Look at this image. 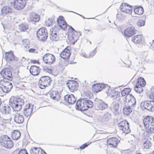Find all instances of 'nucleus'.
Instances as JSON below:
<instances>
[{
	"label": "nucleus",
	"instance_id": "f257e3e1",
	"mask_svg": "<svg viewBox=\"0 0 154 154\" xmlns=\"http://www.w3.org/2000/svg\"><path fill=\"white\" fill-rule=\"evenodd\" d=\"M24 98L20 96L14 98H11L9 100V105L14 111H19L21 109L22 106L24 104Z\"/></svg>",
	"mask_w": 154,
	"mask_h": 154
},
{
	"label": "nucleus",
	"instance_id": "f03ea898",
	"mask_svg": "<svg viewBox=\"0 0 154 154\" xmlns=\"http://www.w3.org/2000/svg\"><path fill=\"white\" fill-rule=\"evenodd\" d=\"M93 103L87 98L79 99L76 102L75 108L77 110L85 111L93 106Z\"/></svg>",
	"mask_w": 154,
	"mask_h": 154
},
{
	"label": "nucleus",
	"instance_id": "7ed1b4c3",
	"mask_svg": "<svg viewBox=\"0 0 154 154\" xmlns=\"http://www.w3.org/2000/svg\"><path fill=\"white\" fill-rule=\"evenodd\" d=\"M143 123L146 132L151 134L154 133V118L147 116L143 119Z\"/></svg>",
	"mask_w": 154,
	"mask_h": 154
},
{
	"label": "nucleus",
	"instance_id": "20e7f679",
	"mask_svg": "<svg viewBox=\"0 0 154 154\" xmlns=\"http://www.w3.org/2000/svg\"><path fill=\"white\" fill-rule=\"evenodd\" d=\"M1 145L2 146L7 148L10 149L14 146L13 141L7 135L2 136L1 137Z\"/></svg>",
	"mask_w": 154,
	"mask_h": 154
},
{
	"label": "nucleus",
	"instance_id": "39448f33",
	"mask_svg": "<svg viewBox=\"0 0 154 154\" xmlns=\"http://www.w3.org/2000/svg\"><path fill=\"white\" fill-rule=\"evenodd\" d=\"M13 87V85L10 82L2 79L0 81V88L5 93L9 92Z\"/></svg>",
	"mask_w": 154,
	"mask_h": 154
},
{
	"label": "nucleus",
	"instance_id": "423d86ee",
	"mask_svg": "<svg viewBox=\"0 0 154 154\" xmlns=\"http://www.w3.org/2000/svg\"><path fill=\"white\" fill-rule=\"evenodd\" d=\"M52 82L51 79L49 76H43L39 79V87L43 89L45 88L46 86L49 85Z\"/></svg>",
	"mask_w": 154,
	"mask_h": 154
},
{
	"label": "nucleus",
	"instance_id": "0eeeda50",
	"mask_svg": "<svg viewBox=\"0 0 154 154\" xmlns=\"http://www.w3.org/2000/svg\"><path fill=\"white\" fill-rule=\"evenodd\" d=\"M140 106L141 108L146 109L150 112H154V100L143 101L141 102Z\"/></svg>",
	"mask_w": 154,
	"mask_h": 154
},
{
	"label": "nucleus",
	"instance_id": "6e6552de",
	"mask_svg": "<svg viewBox=\"0 0 154 154\" xmlns=\"http://www.w3.org/2000/svg\"><path fill=\"white\" fill-rule=\"evenodd\" d=\"M119 129L122 130L123 133L127 134L130 132L131 130L129 128V124L127 121H122L118 124Z\"/></svg>",
	"mask_w": 154,
	"mask_h": 154
},
{
	"label": "nucleus",
	"instance_id": "1a4fd4ad",
	"mask_svg": "<svg viewBox=\"0 0 154 154\" xmlns=\"http://www.w3.org/2000/svg\"><path fill=\"white\" fill-rule=\"evenodd\" d=\"M35 108L34 105L30 103L26 104L23 109V114L27 117H29L33 111L35 112Z\"/></svg>",
	"mask_w": 154,
	"mask_h": 154
},
{
	"label": "nucleus",
	"instance_id": "9d476101",
	"mask_svg": "<svg viewBox=\"0 0 154 154\" xmlns=\"http://www.w3.org/2000/svg\"><path fill=\"white\" fill-rule=\"evenodd\" d=\"M48 33L45 27L39 29V40L41 41H45L48 37Z\"/></svg>",
	"mask_w": 154,
	"mask_h": 154
},
{
	"label": "nucleus",
	"instance_id": "9b49d317",
	"mask_svg": "<svg viewBox=\"0 0 154 154\" xmlns=\"http://www.w3.org/2000/svg\"><path fill=\"white\" fill-rule=\"evenodd\" d=\"M0 74L2 75L3 78L9 80H12L13 76L11 70L9 68H5L2 70L0 72Z\"/></svg>",
	"mask_w": 154,
	"mask_h": 154
},
{
	"label": "nucleus",
	"instance_id": "f8f14e48",
	"mask_svg": "<svg viewBox=\"0 0 154 154\" xmlns=\"http://www.w3.org/2000/svg\"><path fill=\"white\" fill-rule=\"evenodd\" d=\"M55 57L53 54L47 53L44 55L43 57V60L46 64H51L55 61Z\"/></svg>",
	"mask_w": 154,
	"mask_h": 154
},
{
	"label": "nucleus",
	"instance_id": "ddd939ff",
	"mask_svg": "<svg viewBox=\"0 0 154 154\" xmlns=\"http://www.w3.org/2000/svg\"><path fill=\"white\" fill-rule=\"evenodd\" d=\"M67 86L71 92H74L77 91L78 88V83L76 81L69 80L67 83Z\"/></svg>",
	"mask_w": 154,
	"mask_h": 154
},
{
	"label": "nucleus",
	"instance_id": "4468645a",
	"mask_svg": "<svg viewBox=\"0 0 154 154\" xmlns=\"http://www.w3.org/2000/svg\"><path fill=\"white\" fill-rule=\"evenodd\" d=\"M26 0H14V8L17 10H20L25 6Z\"/></svg>",
	"mask_w": 154,
	"mask_h": 154
},
{
	"label": "nucleus",
	"instance_id": "2eb2a0df",
	"mask_svg": "<svg viewBox=\"0 0 154 154\" xmlns=\"http://www.w3.org/2000/svg\"><path fill=\"white\" fill-rule=\"evenodd\" d=\"M106 93L108 96L110 97L112 99H115L120 96V93L115 89H112L110 88L106 91Z\"/></svg>",
	"mask_w": 154,
	"mask_h": 154
},
{
	"label": "nucleus",
	"instance_id": "dca6fc26",
	"mask_svg": "<svg viewBox=\"0 0 154 154\" xmlns=\"http://www.w3.org/2000/svg\"><path fill=\"white\" fill-rule=\"evenodd\" d=\"M106 86H107V85L103 83L94 84L92 86V90L95 93H98L103 89L106 88Z\"/></svg>",
	"mask_w": 154,
	"mask_h": 154
},
{
	"label": "nucleus",
	"instance_id": "f3484780",
	"mask_svg": "<svg viewBox=\"0 0 154 154\" xmlns=\"http://www.w3.org/2000/svg\"><path fill=\"white\" fill-rule=\"evenodd\" d=\"M5 59L8 62L12 60L17 61L18 60V58L14 56L13 53L11 51L6 52L5 54Z\"/></svg>",
	"mask_w": 154,
	"mask_h": 154
},
{
	"label": "nucleus",
	"instance_id": "a211bd4d",
	"mask_svg": "<svg viewBox=\"0 0 154 154\" xmlns=\"http://www.w3.org/2000/svg\"><path fill=\"white\" fill-rule=\"evenodd\" d=\"M51 98L54 100L57 101L60 100L61 99V93L57 91H52L49 93Z\"/></svg>",
	"mask_w": 154,
	"mask_h": 154
},
{
	"label": "nucleus",
	"instance_id": "6ab92c4d",
	"mask_svg": "<svg viewBox=\"0 0 154 154\" xmlns=\"http://www.w3.org/2000/svg\"><path fill=\"white\" fill-rule=\"evenodd\" d=\"M135 30L134 27H131L126 28L124 31L125 36L126 37H129L135 34Z\"/></svg>",
	"mask_w": 154,
	"mask_h": 154
},
{
	"label": "nucleus",
	"instance_id": "aec40b11",
	"mask_svg": "<svg viewBox=\"0 0 154 154\" xmlns=\"http://www.w3.org/2000/svg\"><path fill=\"white\" fill-rule=\"evenodd\" d=\"M118 140L115 137L110 138L107 140L108 145L112 147H115L117 146L118 143Z\"/></svg>",
	"mask_w": 154,
	"mask_h": 154
},
{
	"label": "nucleus",
	"instance_id": "412c9836",
	"mask_svg": "<svg viewBox=\"0 0 154 154\" xmlns=\"http://www.w3.org/2000/svg\"><path fill=\"white\" fill-rule=\"evenodd\" d=\"M64 19V18L63 16H60L57 20L58 25L60 28L63 30L66 29L67 27L66 23Z\"/></svg>",
	"mask_w": 154,
	"mask_h": 154
},
{
	"label": "nucleus",
	"instance_id": "4be33fe9",
	"mask_svg": "<svg viewBox=\"0 0 154 154\" xmlns=\"http://www.w3.org/2000/svg\"><path fill=\"white\" fill-rule=\"evenodd\" d=\"M64 99L66 102L71 104H74L76 101V99L72 94H67L65 96Z\"/></svg>",
	"mask_w": 154,
	"mask_h": 154
},
{
	"label": "nucleus",
	"instance_id": "5701e85b",
	"mask_svg": "<svg viewBox=\"0 0 154 154\" xmlns=\"http://www.w3.org/2000/svg\"><path fill=\"white\" fill-rule=\"evenodd\" d=\"M13 10L9 6H5L2 8L1 13V16L3 17L5 15L11 14Z\"/></svg>",
	"mask_w": 154,
	"mask_h": 154
},
{
	"label": "nucleus",
	"instance_id": "b1692460",
	"mask_svg": "<svg viewBox=\"0 0 154 154\" xmlns=\"http://www.w3.org/2000/svg\"><path fill=\"white\" fill-rule=\"evenodd\" d=\"M142 147L144 149H149L152 146L150 139L149 138H144L142 140Z\"/></svg>",
	"mask_w": 154,
	"mask_h": 154
},
{
	"label": "nucleus",
	"instance_id": "393cba45",
	"mask_svg": "<svg viewBox=\"0 0 154 154\" xmlns=\"http://www.w3.org/2000/svg\"><path fill=\"white\" fill-rule=\"evenodd\" d=\"M131 96L126 100V102H128L127 105L129 106H131L132 107H134L136 105V100L135 98L132 95H130Z\"/></svg>",
	"mask_w": 154,
	"mask_h": 154
},
{
	"label": "nucleus",
	"instance_id": "a878e982",
	"mask_svg": "<svg viewBox=\"0 0 154 154\" xmlns=\"http://www.w3.org/2000/svg\"><path fill=\"white\" fill-rule=\"evenodd\" d=\"M52 29L53 30L49 34V38L51 40L56 42L59 40V37L56 31L55 27H53Z\"/></svg>",
	"mask_w": 154,
	"mask_h": 154
},
{
	"label": "nucleus",
	"instance_id": "bb28decb",
	"mask_svg": "<svg viewBox=\"0 0 154 154\" xmlns=\"http://www.w3.org/2000/svg\"><path fill=\"white\" fill-rule=\"evenodd\" d=\"M71 54L70 51L66 48L60 54V57L63 59H69Z\"/></svg>",
	"mask_w": 154,
	"mask_h": 154
},
{
	"label": "nucleus",
	"instance_id": "cd10ccee",
	"mask_svg": "<svg viewBox=\"0 0 154 154\" xmlns=\"http://www.w3.org/2000/svg\"><path fill=\"white\" fill-rule=\"evenodd\" d=\"M108 104L102 101V100H99L98 104L97 103L96 107L97 110H103L108 107Z\"/></svg>",
	"mask_w": 154,
	"mask_h": 154
},
{
	"label": "nucleus",
	"instance_id": "c85d7f7f",
	"mask_svg": "<svg viewBox=\"0 0 154 154\" xmlns=\"http://www.w3.org/2000/svg\"><path fill=\"white\" fill-rule=\"evenodd\" d=\"M14 120L16 123L18 124H21L24 121V118L23 116L20 115V114H15Z\"/></svg>",
	"mask_w": 154,
	"mask_h": 154
},
{
	"label": "nucleus",
	"instance_id": "c756f323",
	"mask_svg": "<svg viewBox=\"0 0 154 154\" xmlns=\"http://www.w3.org/2000/svg\"><path fill=\"white\" fill-rule=\"evenodd\" d=\"M131 91V89L129 88H124L121 91V94L122 96H125V100H127L128 98V97L130 96V95H132L131 94H129V93Z\"/></svg>",
	"mask_w": 154,
	"mask_h": 154
},
{
	"label": "nucleus",
	"instance_id": "7c9ffc66",
	"mask_svg": "<svg viewBox=\"0 0 154 154\" xmlns=\"http://www.w3.org/2000/svg\"><path fill=\"white\" fill-rule=\"evenodd\" d=\"M20 132L19 130H14L12 133L11 137L13 140H17L20 138Z\"/></svg>",
	"mask_w": 154,
	"mask_h": 154
},
{
	"label": "nucleus",
	"instance_id": "2f4dec72",
	"mask_svg": "<svg viewBox=\"0 0 154 154\" xmlns=\"http://www.w3.org/2000/svg\"><path fill=\"white\" fill-rule=\"evenodd\" d=\"M29 20L33 23H36L38 21V15L35 13L31 14L29 17Z\"/></svg>",
	"mask_w": 154,
	"mask_h": 154
},
{
	"label": "nucleus",
	"instance_id": "473e14b6",
	"mask_svg": "<svg viewBox=\"0 0 154 154\" xmlns=\"http://www.w3.org/2000/svg\"><path fill=\"white\" fill-rule=\"evenodd\" d=\"M38 67L36 66H32L29 69L30 73L33 75H38Z\"/></svg>",
	"mask_w": 154,
	"mask_h": 154
},
{
	"label": "nucleus",
	"instance_id": "72a5a7b5",
	"mask_svg": "<svg viewBox=\"0 0 154 154\" xmlns=\"http://www.w3.org/2000/svg\"><path fill=\"white\" fill-rule=\"evenodd\" d=\"M134 12L137 14H142L143 13V8L140 6H135L134 8Z\"/></svg>",
	"mask_w": 154,
	"mask_h": 154
},
{
	"label": "nucleus",
	"instance_id": "f704fd0d",
	"mask_svg": "<svg viewBox=\"0 0 154 154\" xmlns=\"http://www.w3.org/2000/svg\"><path fill=\"white\" fill-rule=\"evenodd\" d=\"M131 107V106H129L127 104L125 105L123 109V113L126 115H129L132 111Z\"/></svg>",
	"mask_w": 154,
	"mask_h": 154
},
{
	"label": "nucleus",
	"instance_id": "c9c22d12",
	"mask_svg": "<svg viewBox=\"0 0 154 154\" xmlns=\"http://www.w3.org/2000/svg\"><path fill=\"white\" fill-rule=\"evenodd\" d=\"M143 36L142 35H139L134 36L132 38L131 40L134 43H139L142 40Z\"/></svg>",
	"mask_w": 154,
	"mask_h": 154
},
{
	"label": "nucleus",
	"instance_id": "e433bc0d",
	"mask_svg": "<svg viewBox=\"0 0 154 154\" xmlns=\"http://www.w3.org/2000/svg\"><path fill=\"white\" fill-rule=\"evenodd\" d=\"M146 84V82L144 79L142 77H140L137 79L136 85L144 87L145 85Z\"/></svg>",
	"mask_w": 154,
	"mask_h": 154
},
{
	"label": "nucleus",
	"instance_id": "4c0bfd02",
	"mask_svg": "<svg viewBox=\"0 0 154 154\" xmlns=\"http://www.w3.org/2000/svg\"><path fill=\"white\" fill-rule=\"evenodd\" d=\"M1 112L3 114H6L7 113H9V111L10 110V107L8 105H5L3 106L0 109Z\"/></svg>",
	"mask_w": 154,
	"mask_h": 154
},
{
	"label": "nucleus",
	"instance_id": "58836bf2",
	"mask_svg": "<svg viewBox=\"0 0 154 154\" xmlns=\"http://www.w3.org/2000/svg\"><path fill=\"white\" fill-rule=\"evenodd\" d=\"M69 35L72 36L74 38V39L77 41L79 39V36L81 35V34L80 32H78L76 31H74V32L72 33L70 32Z\"/></svg>",
	"mask_w": 154,
	"mask_h": 154
},
{
	"label": "nucleus",
	"instance_id": "ea45409f",
	"mask_svg": "<svg viewBox=\"0 0 154 154\" xmlns=\"http://www.w3.org/2000/svg\"><path fill=\"white\" fill-rule=\"evenodd\" d=\"M132 7L126 4L124 10L122 11V12L125 13H131L132 12Z\"/></svg>",
	"mask_w": 154,
	"mask_h": 154
},
{
	"label": "nucleus",
	"instance_id": "a19ab883",
	"mask_svg": "<svg viewBox=\"0 0 154 154\" xmlns=\"http://www.w3.org/2000/svg\"><path fill=\"white\" fill-rule=\"evenodd\" d=\"M28 28V25L25 23H22L19 25V29L21 31H25Z\"/></svg>",
	"mask_w": 154,
	"mask_h": 154
},
{
	"label": "nucleus",
	"instance_id": "79ce46f5",
	"mask_svg": "<svg viewBox=\"0 0 154 154\" xmlns=\"http://www.w3.org/2000/svg\"><path fill=\"white\" fill-rule=\"evenodd\" d=\"M55 20L54 17H51L48 19V20L46 21L47 26H52L54 23Z\"/></svg>",
	"mask_w": 154,
	"mask_h": 154
},
{
	"label": "nucleus",
	"instance_id": "37998d69",
	"mask_svg": "<svg viewBox=\"0 0 154 154\" xmlns=\"http://www.w3.org/2000/svg\"><path fill=\"white\" fill-rule=\"evenodd\" d=\"M38 148L36 147H32L29 151L31 154H38Z\"/></svg>",
	"mask_w": 154,
	"mask_h": 154
},
{
	"label": "nucleus",
	"instance_id": "c03bdc74",
	"mask_svg": "<svg viewBox=\"0 0 154 154\" xmlns=\"http://www.w3.org/2000/svg\"><path fill=\"white\" fill-rule=\"evenodd\" d=\"M103 117L106 121H108L111 118V114L109 112L105 113L103 115Z\"/></svg>",
	"mask_w": 154,
	"mask_h": 154
},
{
	"label": "nucleus",
	"instance_id": "a18cd8bd",
	"mask_svg": "<svg viewBox=\"0 0 154 154\" xmlns=\"http://www.w3.org/2000/svg\"><path fill=\"white\" fill-rule=\"evenodd\" d=\"M143 87H140L139 86L136 85L134 87V89L136 92L140 94L143 91Z\"/></svg>",
	"mask_w": 154,
	"mask_h": 154
},
{
	"label": "nucleus",
	"instance_id": "49530a36",
	"mask_svg": "<svg viewBox=\"0 0 154 154\" xmlns=\"http://www.w3.org/2000/svg\"><path fill=\"white\" fill-rule=\"evenodd\" d=\"M119 105L117 103H113L112 104V109L115 112H117L119 109Z\"/></svg>",
	"mask_w": 154,
	"mask_h": 154
},
{
	"label": "nucleus",
	"instance_id": "de8ad7c7",
	"mask_svg": "<svg viewBox=\"0 0 154 154\" xmlns=\"http://www.w3.org/2000/svg\"><path fill=\"white\" fill-rule=\"evenodd\" d=\"M23 45L25 48H29V41L27 39H24L22 41Z\"/></svg>",
	"mask_w": 154,
	"mask_h": 154
},
{
	"label": "nucleus",
	"instance_id": "09e8293b",
	"mask_svg": "<svg viewBox=\"0 0 154 154\" xmlns=\"http://www.w3.org/2000/svg\"><path fill=\"white\" fill-rule=\"evenodd\" d=\"M68 38L69 40V42L71 44H74L77 41L74 39V38L72 37V36L69 35V34H68Z\"/></svg>",
	"mask_w": 154,
	"mask_h": 154
},
{
	"label": "nucleus",
	"instance_id": "8fccbe9b",
	"mask_svg": "<svg viewBox=\"0 0 154 154\" xmlns=\"http://www.w3.org/2000/svg\"><path fill=\"white\" fill-rule=\"evenodd\" d=\"M145 20H140L137 23V25L139 26H141L144 25L145 24Z\"/></svg>",
	"mask_w": 154,
	"mask_h": 154
},
{
	"label": "nucleus",
	"instance_id": "3c124183",
	"mask_svg": "<svg viewBox=\"0 0 154 154\" xmlns=\"http://www.w3.org/2000/svg\"><path fill=\"white\" fill-rule=\"evenodd\" d=\"M96 48H97V47L94 49L92 51H91L89 55L90 57H93V56L94 55H95V54L96 52Z\"/></svg>",
	"mask_w": 154,
	"mask_h": 154
},
{
	"label": "nucleus",
	"instance_id": "603ef678",
	"mask_svg": "<svg viewBox=\"0 0 154 154\" xmlns=\"http://www.w3.org/2000/svg\"><path fill=\"white\" fill-rule=\"evenodd\" d=\"M85 94V95L89 98H91L93 96L92 94L89 91H86Z\"/></svg>",
	"mask_w": 154,
	"mask_h": 154
},
{
	"label": "nucleus",
	"instance_id": "864d4df0",
	"mask_svg": "<svg viewBox=\"0 0 154 154\" xmlns=\"http://www.w3.org/2000/svg\"><path fill=\"white\" fill-rule=\"evenodd\" d=\"M18 154H28L26 150L25 149L20 150L18 152Z\"/></svg>",
	"mask_w": 154,
	"mask_h": 154
},
{
	"label": "nucleus",
	"instance_id": "5fc2aeb1",
	"mask_svg": "<svg viewBox=\"0 0 154 154\" xmlns=\"http://www.w3.org/2000/svg\"><path fill=\"white\" fill-rule=\"evenodd\" d=\"M151 94L150 95V97L152 98V97L153 99L154 100V87H152L151 90Z\"/></svg>",
	"mask_w": 154,
	"mask_h": 154
},
{
	"label": "nucleus",
	"instance_id": "6e6d98bb",
	"mask_svg": "<svg viewBox=\"0 0 154 154\" xmlns=\"http://www.w3.org/2000/svg\"><path fill=\"white\" fill-rule=\"evenodd\" d=\"M126 4L124 3H122L120 6V9L121 10V11L122 12L123 10H124L125 7L126 5Z\"/></svg>",
	"mask_w": 154,
	"mask_h": 154
},
{
	"label": "nucleus",
	"instance_id": "4d7b16f0",
	"mask_svg": "<svg viewBox=\"0 0 154 154\" xmlns=\"http://www.w3.org/2000/svg\"><path fill=\"white\" fill-rule=\"evenodd\" d=\"M89 145V144L88 143H85V144L79 147V149H83L86 147H87Z\"/></svg>",
	"mask_w": 154,
	"mask_h": 154
},
{
	"label": "nucleus",
	"instance_id": "13d9d810",
	"mask_svg": "<svg viewBox=\"0 0 154 154\" xmlns=\"http://www.w3.org/2000/svg\"><path fill=\"white\" fill-rule=\"evenodd\" d=\"M70 28L69 29V34L70 32L72 33L74 32V31H76L72 27L70 26Z\"/></svg>",
	"mask_w": 154,
	"mask_h": 154
},
{
	"label": "nucleus",
	"instance_id": "bf43d9fd",
	"mask_svg": "<svg viewBox=\"0 0 154 154\" xmlns=\"http://www.w3.org/2000/svg\"><path fill=\"white\" fill-rule=\"evenodd\" d=\"M28 51L30 53H37L38 52H36L35 49L33 48H30L29 50Z\"/></svg>",
	"mask_w": 154,
	"mask_h": 154
},
{
	"label": "nucleus",
	"instance_id": "052dcab7",
	"mask_svg": "<svg viewBox=\"0 0 154 154\" xmlns=\"http://www.w3.org/2000/svg\"><path fill=\"white\" fill-rule=\"evenodd\" d=\"M39 149H40L41 150V151L40 152V154H47L46 152L41 147H39Z\"/></svg>",
	"mask_w": 154,
	"mask_h": 154
},
{
	"label": "nucleus",
	"instance_id": "680f3d73",
	"mask_svg": "<svg viewBox=\"0 0 154 154\" xmlns=\"http://www.w3.org/2000/svg\"><path fill=\"white\" fill-rule=\"evenodd\" d=\"M31 62L33 63V64H35V63H37L38 64V60H31Z\"/></svg>",
	"mask_w": 154,
	"mask_h": 154
},
{
	"label": "nucleus",
	"instance_id": "e2e57ef3",
	"mask_svg": "<svg viewBox=\"0 0 154 154\" xmlns=\"http://www.w3.org/2000/svg\"><path fill=\"white\" fill-rule=\"evenodd\" d=\"M38 29L37 31V33H36V36H37V37H38Z\"/></svg>",
	"mask_w": 154,
	"mask_h": 154
},
{
	"label": "nucleus",
	"instance_id": "0e129e2a",
	"mask_svg": "<svg viewBox=\"0 0 154 154\" xmlns=\"http://www.w3.org/2000/svg\"><path fill=\"white\" fill-rule=\"evenodd\" d=\"M79 15L80 16L82 17L84 19L85 18V17L82 15L79 14Z\"/></svg>",
	"mask_w": 154,
	"mask_h": 154
},
{
	"label": "nucleus",
	"instance_id": "69168bd1",
	"mask_svg": "<svg viewBox=\"0 0 154 154\" xmlns=\"http://www.w3.org/2000/svg\"><path fill=\"white\" fill-rule=\"evenodd\" d=\"M85 55V54H83V55H82V56L85 57H87Z\"/></svg>",
	"mask_w": 154,
	"mask_h": 154
},
{
	"label": "nucleus",
	"instance_id": "338daca9",
	"mask_svg": "<svg viewBox=\"0 0 154 154\" xmlns=\"http://www.w3.org/2000/svg\"><path fill=\"white\" fill-rule=\"evenodd\" d=\"M2 103V101H1V98H0V106H1V104Z\"/></svg>",
	"mask_w": 154,
	"mask_h": 154
},
{
	"label": "nucleus",
	"instance_id": "774afa93",
	"mask_svg": "<svg viewBox=\"0 0 154 154\" xmlns=\"http://www.w3.org/2000/svg\"><path fill=\"white\" fill-rule=\"evenodd\" d=\"M85 30L87 31L88 32H89L90 31L89 29H85Z\"/></svg>",
	"mask_w": 154,
	"mask_h": 154
}]
</instances>
